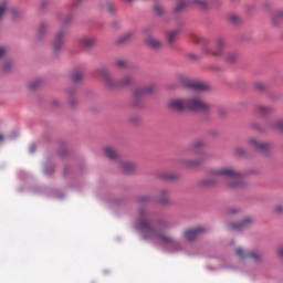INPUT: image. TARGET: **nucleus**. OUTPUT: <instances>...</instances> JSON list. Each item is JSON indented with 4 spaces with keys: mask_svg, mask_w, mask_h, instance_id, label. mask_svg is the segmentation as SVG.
<instances>
[{
    "mask_svg": "<svg viewBox=\"0 0 283 283\" xmlns=\"http://www.w3.org/2000/svg\"><path fill=\"white\" fill-rule=\"evenodd\" d=\"M115 66L118 69L127 67V62L125 60H116Z\"/></svg>",
    "mask_w": 283,
    "mask_h": 283,
    "instance_id": "7c9ffc66",
    "label": "nucleus"
},
{
    "mask_svg": "<svg viewBox=\"0 0 283 283\" xmlns=\"http://www.w3.org/2000/svg\"><path fill=\"white\" fill-rule=\"evenodd\" d=\"M259 109L261 114H271V112H273V108L269 106H260Z\"/></svg>",
    "mask_w": 283,
    "mask_h": 283,
    "instance_id": "2f4dec72",
    "label": "nucleus"
},
{
    "mask_svg": "<svg viewBox=\"0 0 283 283\" xmlns=\"http://www.w3.org/2000/svg\"><path fill=\"white\" fill-rule=\"evenodd\" d=\"M101 9L105 10V12H108V14H114V12H116V6H114L112 2H104L101 4Z\"/></svg>",
    "mask_w": 283,
    "mask_h": 283,
    "instance_id": "6ab92c4d",
    "label": "nucleus"
},
{
    "mask_svg": "<svg viewBox=\"0 0 283 283\" xmlns=\"http://www.w3.org/2000/svg\"><path fill=\"white\" fill-rule=\"evenodd\" d=\"M176 80L181 83V85H185V87L193 90V92H209V90H211L209 84L200 81H191L187 78L185 74H177Z\"/></svg>",
    "mask_w": 283,
    "mask_h": 283,
    "instance_id": "39448f33",
    "label": "nucleus"
},
{
    "mask_svg": "<svg viewBox=\"0 0 283 283\" xmlns=\"http://www.w3.org/2000/svg\"><path fill=\"white\" fill-rule=\"evenodd\" d=\"M248 143H249V145H252V147H254V149H259V151H262L263 154H266V151H269V149H271L270 144L258 142V139H255V138H250L248 140Z\"/></svg>",
    "mask_w": 283,
    "mask_h": 283,
    "instance_id": "f8f14e48",
    "label": "nucleus"
},
{
    "mask_svg": "<svg viewBox=\"0 0 283 283\" xmlns=\"http://www.w3.org/2000/svg\"><path fill=\"white\" fill-rule=\"evenodd\" d=\"M168 105L170 109H175L176 112H185V109H189L190 112H207L209 109V104L205 103L198 96L187 99L174 98Z\"/></svg>",
    "mask_w": 283,
    "mask_h": 283,
    "instance_id": "7ed1b4c3",
    "label": "nucleus"
},
{
    "mask_svg": "<svg viewBox=\"0 0 283 283\" xmlns=\"http://www.w3.org/2000/svg\"><path fill=\"white\" fill-rule=\"evenodd\" d=\"M73 6L76 7V3H74Z\"/></svg>",
    "mask_w": 283,
    "mask_h": 283,
    "instance_id": "864d4df0",
    "label": "nucleus"
},
{
    "mask_svg": "<svg viewBox=\"0 0 283 283\" xmlns=\"http://www.w3.org/2000/svg\"><path fill=\"white\" fill-rule=\"evenodd\" d=\"M57 21H61L62 25H69L72 22V15L63 17V14H56Z\"/></svg>",
    "mask_w": 283,
    "mask_h": 283,
    "instance_id": "aec40b11",
    "label": "nucleus"
},
{
    "mask_svg": "<svg viewBox=\"0 0 283 283\" xmlns=\"http://www.w3.org/2000/svg\"><path fill=\"white\" fill-rule=\"evenodd\" d=\"M155 14H164L165 9H163V6L160 3L155 4L154 7Z\"/></svg>",
    "mask_w": 283,
    "mask_h": 283,
    "instance_id": "c756f323",
    "label": "nucleus"
},
{
    "mask_svg": "<svg viewBox=\"0 0 283 283\" xmlns=\"http://www.w3.org/2000/svg\"><path fill=\"white\" fill-rule=\"evenodd\" d=\"M282 206H277L276 208H275V211H277V213H282Z\"/></svg>",
    "mask_w": 283,
    "mask_h": 283,
    "instance_id": "49530a36",
    "label": "nucleus"
},
{
    "mask_svg": "<svg viewBox=\"0 0 283 283\" xmlns=\"http://www.w3.org/2000/svg\"><path fill=\"white\" fill-rule=\"evenodd\" d=\"M6 10H8V1L4 0L0 3V21L3 19Z\"/></svg>",
    "mask_w": 283,
    "mask_h": 283,
    "instance_id": "a878e982",
    "label": "nucleus"
},
{
    "mask_svg": "<svg viewBox=\"0 0 283 283\" xmlns=\"http://www.w3.org/2000/svg\"><path fill=\"white\" fill-rule=\"evenodd\" d=\"M240 210L238 208H232L229 210V213H238Z\"/></svg>",
    "mask_w": 283,
    "mask_h": 283,
    "instance_id": "c03bdc74",
    "label": "nucleus"
},
{
    "mask_svg": "<svg viewBox=\"0 0 283 283\" xmlns=\"http://www.w3.org/2000/svg\"><path fill=\"white\" fill-rule=\"evenodd\" d=\"M133 36H134V32H132V31L126 32L124 35H122L118 39V43H125L126 41H129Z\"/></svg>",
    "mask_w": 283,
    "mask_h": 283,
    "instance_id": "b1692460",
    "label": "nucleus"
},
{
    "mask_svg": "<svg viewBox=\"0 0 283 283\" xmlns=\"http://www.w3.org/2000/svg\"><path fill=\"white\" fill-rule=\"evenodd\" d=\"M122 167V171H124V174H132V171H134V169H136V164L132 163V161H123L120 164Z\"/></svg>",
    "mask_w": 283,
    "mask_h": 283,
    "instance_id": "f3484780",
    "label": "nucleus"
},
{
    "mask_svg": "<svg viewBox=\"0 0 283 283\" xmlns=\"http://www.w3.org/2000/svg\"><path fill=\"white\" fill-rule=\"evenodd\" d=\"M189 6H199V8H207V1L205 0H179L177 6L174 7L175 14H178L189 8Z\"/></svg>",
    "mask_w": 283,
    "mask_h": 283,
    "instance_id": "423d86ee",
    "label": "nucleus"
},
{
    "mask_svg": "<svg viewBox=\"0 0 283 283\" xmlns=\"http://www.w3.org/2000/svg\"><path fill=\"white\" fill-rule=\"evenodd\" d=\"M39 85H41V81L32 82V83L29 85V90H36V87H39Z\"/></svg>",
    "mask_w": 283,
    "mask_h": 283,
    "instance_id": "c9c22d12",
    "label": "nucleus"
},
{
    "mask_svg": "<svg viewBox=\"0 0 283 283\" xmlns=\"http://www.w3.org/2000/svg\"><path fill=\"white\" fill-rule=\"evenodd\" d=\"M6 54V48L0 46V59Z\"/></svg>",
    "mask_w": 283,
    "mask_h": 283,
    "instance_id": "37998d69",
    "label": "nucleus"
},
{
    "mask_svg": "<svg viewBox=\"0 0 283 283\" xmlns=\"http://www.w3.org/2000/svg\"><path fill=\"white\" fill-rule=\"evenodd\" d=\"M151 198L149 196H142L139 197V202H149Z\"/></svg>",
    "mask_w": 283,
    "mask_h": 283,
    "instance_id": "58836bf2",
    "label": "nucleus"
},
{
    "mask_svg": "<svg viewBox=\"0 0 283 283\" xmlns=\"http://www.w3.org/2000/svg\"><path fill=\"white\" fill-rule=\"evenodd\" d=\"M80 44L83 48H94L96 45V38L94 36H83L80 39Z\"/></svg>",
    "mask_w": 283,
    "mask_h": 283,
    "instance_id": "2eb2a0df",
    "label": "nucleus"
},
{
    "mask_svg": "<svg viewBox=\"0 0 283 283\" xmlns=\"http://www.w3.org/2000/svg\"><path fill=\"white\" fill-rule=\"evenodd\" d=\"M234 253L239 260H252V262H260L262 260V255L256 252H244L242 248H237Z\"/></svg>",
    "mask_w": 283,
    "mask_h": 283,
    "instance_id": "6e6552de",
    "label": "nucleus"
},
{
    "mask_svg": "<svg viewBox=\"0 0 283 283\" xmlns=\"http://www.w3.org/2000/svg\"><path fill=\"white\" fill-rule=\"evenodd\" d=\"M200 233H205V228L199 227V228H195V229H187L184 231V238L188 242H193V240H196V238H198V235H200Z\"/></svg>",
    "mask_w": 283,
    "mask_h": 283,
    "instance_id": "9d476101",
    "label": "nucleus"
},
{
    "mask_svg": "<svg viewBox=\"0 0 283 283\" xmlns=\"http://www.w3.org/2000/svg\"><path fill=\"white\" fill-rule=\"evenodd\" d=\"M198 156H199V159H197V160H185L184 165L186 167H198V165H200V163H202V160H207V158H209V155L205 151H199Z\"/></svg>",
    "mask_w": 283,
    "mask_h": 283,
    "instance_id": "ddd939ff",
    "label": "nucleus"
},
{
    "mask_svg": "<svg viewBox=\"0 0 283 283\" xmlns=\"http://www.w3.org/2000/svg\"><path fill=\"white\" fill-rule=\"evenodd\" d=\"M72 81H73L74 83H78V82L83 81V72H81V71H75V72H73V74H72Z\"/></svg>",
    "mask_w": 283,
    "mask_h": 283,
    "instance_id": "5701e85b",
    "label": "nucleus"
},
{
    "mask_svg": "<svg viewBox=\"0 0 283 283\" xmlns=\"http://www.w3.org/2000/svg\"><path fill=\"white\" fill-rule=\"evenodd\" d=\"M277 255L281 260H283V247L277 249Z\"/></svg>",
    "mask_w": 283,
    "mask_h": 283,
    "instance_id": "79ce46f5",
    "label": "nucleus"
},
{
    "mask_svg": "<svg viewBox=\"0 0 283 283\" xmlns=\"http://www.w3.org/2000/svg\"><path fill=\"white\" fill-rule=\"evenodd\" d=\"M157 202H159V205H167V202H169L166 190L161 191L159 198L157 199Z\"/></svg>",
    "mask_w": 283,
    "mask_h": 283,
    "instance_id": "4be33fe9",
    "label": "nucleus"
},
{
    "mask_svg": "<svg viewBox=\"0 0 283 283\" xmlns=\"http://www.w3.org/2000/svg\"><path fill=\"white\" fill-rule=\"evenodd\" d=\"M178 32L177 31H170L167 34V41L168 43H174L176 41V36H177Z\"/></svg>",
    "mask_w": 283,
    "mask_h": 283,
    "instance_id": "cd10ccee",
    "label": "nucleus"
},
{
    "mask_svg": "<svg viewBox=\"0 0 283 283\" xmlns=\"http://www.w3.org/2000/svg\"><path fill=\"white\" fill-rule=\"evenodd\" d=\"M224 48H227V41L223 38H218L214 41V49H205V52L206 54H211L212 56H222Z\"/></svg>",
    "mask_w": 283,
    "mask_h": 283,
    "instance_id": "0eeeda50",
    "label": "nucleus"
},
{
    "mask_svg": "<svg viewBox=\"0 0 283 283\" xmlns=\"http://www.w3.org/2000/svg\"><path fill=\"white\" fill-rule=\"evenodd\" d=\"M190 57H191V59H196V56H195V55H190Z\"/></svg>",
    "mask_w": 283,
    "mask_h": 283,
    "instance_id": "603ef678",
    "label": "nucleus"
},
{
    "mask_svg": "<svg viewBox=\"0 0 283 283\" xmlns=\"http://www.w3.org/2000/svg\"><path fill=\"white\" fill-rule=\"evenodd\" d=\"M11 17H12L13 21H17V19H19V17H21V12H19V10H17V9H11Z\"/></svg>",
    "mask_w": 283,
    "mask_h": 283,
    "instance_id": "72a5a7b5",
    "label": "nucleus"
},
{
    "mask_svg": "<svg viewBox=\"0 0 283 283\" xmlns=\"http://www.w3.org/2000/svg\"><path fill=\"white\" fill-rule=\"evenodd\" d=\"M253 222V219L251 217H245L241 223H230V229H244L245 227H249Z\"/></svg>",
    "mask_w": 283,
    "mask_h": 283,
    "instance_id": "dca6fc26",
    "label": "nucleus"
},
{
    "mask_svg": "<svg viewBox=\"0 0 283 283\" xmlns=\"http://www.w3.org/2000/svg\"><path fill=\"white\" fill-rule=\"evenodd\" d=\"M273 6V3L271 1H265L263 3V8L264 10H271V7Z\"/></svg>",
    "mask_w": 283,
    "mask_h": 283,
    "instance_id": "ea45409f",
    "label": "nucleus"
},
{
    "mask_svg": "<svg viewBox=\"0 0 283 283\" xmlns=\"http://www.w3.org/2000/svg\"><path fill=\"white\" fill-rule=\"evenodd\" d=\"M0 140H3V135H0Z\"/></svg>",
    "mask_w": 283,
    "mask_h": 283,
    "instance_id": "3c124183",
    "label": "nucleus"
},
{
    "mask_svg": "<svg viewBox=\"0 0 283 283\" xmlns=\"http://www.w3.org/2000/svg\"><path fill=\"white\" fill-rule=\"evenodd\" d=\"M11 67H12V63H10V62H6V63L2 65L3 72H8Z\"/></svg>",
    "mask_w": 283,
    "mask_h": 283,
    "instance_id": "e433bc0d",
    "label": "nucleus"
},
{
    "mask_svg": "<svg viewBox=\"0 0 283 283\" xmlns=\"http://www.w3.org/2000/svg\"><path fill=\"white\" fill-rule=\"evenodd\" d=\"M138 214L139 220L137 222V229L140 231L144 240H161L164 244L176 245L174 239L163 232L167 231V229H171L174 224L170 221H160L158 223V229L155 230L154 226L147 220V214L144 209H139Z\"/></svg>",
    "mask_w": 283,
    "mask_h": 283,
    "instance_id": "f257e3e1",
    "label": "nucleus"
},
{
    "mask_svg": "<svg viewBox=\"0 0 283 283\" xmlns=\"http://www.w3.org/2000/svg\"><path fill=\"white\" fill-rule=\"evenodd\" d=\"M258 90H264V84H256Z\"/></svg>",
    "mask_w": 283,
    "mask_h": 283,
    "instance_id": "de8ad7c7",
    "label": "nucleus"
},
{
    "mask_svg": "<svg viewBox=\"0 0 283 283\" xmlns=\"http://www.w3.org/2000/svg\"><path fill=\"white\" fill-rule=\"evenodd\" d=\"M232 1H235V0H232Z\"/></svg>",
    "mask_w": 283,
    "mask_h": 283,
    "instance_id": "5fc2aeb1",
    "label": "nucleus"
},
{
    "mask_svg": "<svg viewBox=\"0 0 283 283\" xmlns=\"http://www.w3.org/2000/svg\"><path fill=\"white\" fill-rule=\"evenodd\" d=\"M272 129H277L283 132V119H277L274 124L271 125Z\"/></svg>",
    "mask_w": 283,
    "mask_h": 283,
    "instance_id": "bb28decb",
    "label": "nucleus"
},
{
    "mask_svg": "<svg viewBox=\"0 0 283 283\" xmlns=\"http://www.w3.org/2000/svg\"><path fill=\"white\" fill-rule=\"evenodd\" d=\"M164 178H165L166 180H176V175L167 174V175H164Z\"/></svg>",
    "mask_w": 283,
    "mask_h": 283,
    "instance_id": "a19ab883",
    "label": "nucleus"
},
{
    "mask_svg": "<svg viewBox=\"0 0 283 283\" xmlns=\"http://www.w3.org/2000/svg\"><path fill=\"white\" fill-rule=\"evenodd\" d=\"M104 154L105 157L111 160H116V158H118V153H116V150L111 146L104 148Z\"/></svg>",
    "mask_w": 283,
    "mask_h": 283,
    "instance_id": "a211bd4d",
    "label": "nucleus"
},
{
    "mask_svg": "<svg viewBox=\"0 0 283 283\" xmlns=\"http://www.w3.org/2000/svg\"><path fill=\"white\" fill-rule=\"evenodd\" d=\"M205 144L202 143V140H197L192 144L191 149L192 151H196V149H200V147H202Z\"/></svg>",
    "mask_w": 283,
    "mask_h": 283,
    "instance_id": "473e14b6",
    "label": "nucleus"
},
{
    "mask_svg": "<svg viewBox=\"0 0 283 283\" xmlns=\"http://www.w3.org/2000/svg\"><path fill=\"white\" fill-rule=\"evenodd\" d=\"M222 180L230 189H240L244 187V177L235 168H216L210 170L209 177L202 181L205 187H213Z\"/></svg>",
    "mask_w": 283,
    "mask_h": 283,
    "instance_id": "f03ea898",
    "label": "nucleus"
},
{
    "mask_svg": "<svg viewBox=\"0 0 283 283\" xmlns=\"http://www.w3.org/2000/svg\"><path fill=\"white\" fill-rule=\"evenodd\" d=\"M41 6H42V8L45 6V1H43L42 3H41Z\"/></svg>",
    "mask_w": 283,
    "mask_h": 283,
    "instance_id": "8fccbe9b",
    "label": "nucleus"
},
{
    "mask_svg": "<svg viewBox=\"0 0 283 283\" xmlns=\"http://www.w3.org/2000/svg\"><path fill=\"white\" fill-rule=\"evenodd\" d=\"M154 90H156V86H154V84H150L142 88H136L134 92L135 101H140V98H143V96H147V94H153Z\"/></svg>",
    "mask_w": 283,
    "mask_h": 283,
    "instance_id": "9b49d317",
    "label": "nucleus"
},
{
    "mask_svg": "<svg viewBox=\"0 0 283 283\" xmlns=\"http://www.w3.org/2000/svg\"><path fill=\"white\" fill-rule=\"evenodd\" d=\"M234 154L237 156H244V149L238 147V148L234 149Z\"/></svg>",
    "mask_w": 283,
    "mask_h": 283,
    "instance_id": "4c0bfd02",
    "label": "nucleus"
},
{
    "mask_svg": "<svg viewBox=\"0 0 283 283\" xmlns=\"http://www.w3.org/2000/svg\"><path fill=\"white\" fill-rule=\"evenodd\" d=\"M125 1L126 3H132L134 0H122Z\"/></svg>",
    "mask_w": 283,
    "mask_h": 283,
    "instance_id": "09e8293b",
    "label": "nucleus"
},
{
    "mask_svg": "<svg viewBox=\"0 0 283 283\" xmlns=\"http://www.w3.org/2000/svg\"><path fill=\"white\" fill-rule=\"evenodd\" d=\"M45 32H48V23L46 22H42L40 23L39 30H38V36H43V34H45Z\"/></svg>",
    "mask_w": 283,
    "mask_h": 283,
    "instance_id": "393cba45",
    "label": "nucleus"
},
{
    "mask_svg": "<svg viewBox=\"0 0 283 283\" xmlns=\"http://www.w3.org/2000/svg\"><path fill=\"white\" fill-rule=\"evenodd\" d=\"M97 76H101L106 87L111 90H116V87H129V85L134 83V78L130 75H126L120 82H115L105 66L97 69Z\"/></svg>",
    "mask_w": 283,
    "mask_h": 283,
    "instance_id": "20e7f679",
    "label": "nucleus"
},
{
    "mask_svg": "<svg viewBox=\"0 0 283 283\" xmlns=\"http://www.w3.org/2000/svg\"><path fill=\"white\" fill-rule=\"evenodd\" d=\"M34 151H36V147L34 145L30 146V153L34 154Z\"/></svg>",
    "mask_w": 283,
    "mask_h": 283,
    "instance_id": "a18cd8bd",
    "label": "nucleus"
},
{
    "mask_svg": "<svg viewBox=\"0 0 283 283\" xmlns=\"http://www.w3.org/2000/svg\"><path fill=\"white\" fill-rule=\"evenodd\" d=\"M283 19V10H276L272 13L273 23H277V21H282Z\"/></svg>",
    "mask_w": 283,
    "mask_h": 283,
    "instance_id": "412c9836",
    "label": "nucleus"
},
{
    "mask_svg": "<svg viewBox=\"0 0 283 283\" xmlns=\"http://www.w3.org/2000/svg\"><path fill=\"white\" fill-rule=\"evenodd\" d=\"M229 21L231 23H240V17H238L235 14H231V15H229Z\"/></svg>",
    "mask_w": 283,
    "mask_h": 283,
    "instance_id": "f704fd0d",
    "label": "nucleus"
},
{
    "mask_svg": "<svg viewBox=\"0 0 283 283\" xmlns=\"http://www.w3.org/2000/svg\"><path fill=\"white\" fill-rule=\"evenodd\" d=\"M67 30L65 28L60 29L56 34L55 39L53 40V52H59L63 49V38L65 36Z\"/></svg>",
    "mask_w": 283,
    "mask_h": 283,
    "instance_id": "1a4fd4ad",
    "label": "nucleus"
},
{
    "mask_svg": "<svg viewBox=\"0 0 283 283\" xmlns=\"http://www.w3.org/2000/svg\"><path fill=\"white\" fill-rule=\"evenodd\" d=\"M145 43L148 48H151V50H160V48H163V42L151 35L146 38Z\"/></svg>",
    "mask_w": 283,
    "mask_h": 283,
    "instance_id": "4468645a",
    "label": "nucleus"
},
{
    "mask_svg": "<svg viewBox=\"0 0 283 283\" xmlns=\"http://www.w3.org/2000/svg\"><path fill=\"white\" fill-rule=\"evenodd\" d=\"M235 59H238V53L235 52H230V53H227L226 55V60H228L230 63H233Z\"/></svg>",
    "mask_w": 283,
    "mask_h": 283,
    "instance_id": "c85d7f7f",
    "label": "nucleus"
}]
</instances>
